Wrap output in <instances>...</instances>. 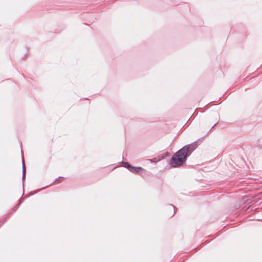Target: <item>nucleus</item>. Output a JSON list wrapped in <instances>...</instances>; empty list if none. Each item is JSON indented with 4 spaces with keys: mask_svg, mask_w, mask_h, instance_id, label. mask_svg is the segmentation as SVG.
<instances>
[{
    "mask_svg": "<svg viewBox=\"0 0 262 262\" xmlns=\"http://www.w3.org/2000/svg\"><path fill=\"white\" fill-rule=\"evenodd\" d=\"M197 147V144L195 142L187 145L176 152L172 157L170 160V165L173 167H179L185 162L186 159L192 151Z\"/></svg>",
    "mask_w": 262,
    "mask_h": 262,
    "instance_id": "f257e3e1",
    "label": "nucleus"
},
{
    "mask_svg": "<svg viewBox=\"0 0 262 262\" xmlns=\"http://www.w3.org/2000/svg\"><path fill=\"white\" fill-rule=\"evenodd\" d=\"M121 163L124 167L126 168L130 172L135 173H138L140 170H143V168L141 167H134L126 162H122Z\"/></svg>",
    "mask_w": 262,
    "mask_h": 262,
    "instance_id": "f03ea898",
    "label": "nucleus"
},
{
    "mask_svg": "<svg viewBox=\"0 0 262 262\" xmlns=\"http://www.w3.org/2000/svg\"><path fill=\"white\" fill-rule=\"evenodd\" d=\"M22 163H23V173H26V167L25 166V162L24 159L22 158Z\"/></svg>",
    "mask_w": 262,
    "mask_h": 262,
    "instance_id": "7ed1b4c3",
    "label": "nucleus"
},
{
    "mask_svg": "<svg viewBox=\"0 0 262 262\" xmlns=\"http://www.w3.org/2000/svg\"><path fill=\"white\" fill-rule=\"evenodd\" d=\"M170 209L172 210H173V212L170 214L171 216H173L174 212H175V211H174V207L173 206V205H171L170 206Z\"/></svg>",
    "mask_w": 262,
    "mask_h": 262,
    "instance_id": "20e7f679",
    "label": "nucleus"
},
{
    "mask_svg": "<svg viewBox=\"0 0 262 262\" xmlns=\"http://www.w3.org/2000/svg\"><path fill=\"white\" fill-rule=\"evenodd\" d=\"M149 161H150L151 162H154V163H156V162H157V161H159V160H157L156 158H154V159H152L149 160Z\"/></svg>",
    "mask_w": 262,
    "mask_h": 262,
    "instance_id": "39448f33",
    "label": "nucleus"
},
{
    "mask_svg": "<svg viewBox=\"0 0 262 262\" xmlns=\"http://www.w3.org/2000/svg\"><path fill=\"white\" fill-rule=\"evenodd\" d=\"M62 177H60L58 179H56V180L53 182V183H57L59 182V179H61Z\"/></svg>",
    "mask_w": 262,
    "mask_h": 262,
    "instance_id": "423d86ee",
    "label": "nucleus"
},
{
    "mask_svg": "<svg viewBox=\"0 0 262 262\" xmlns=\"http://www.w3.org/2000/svg\"><path fill=\"white\" fill-rule=\"evenodd\" d=\"M18 205L19 204L17 205L16 206H15L14 208H13V211H15L16 210V209L18 208Z\"/></svg>",
    "mask_w": 262,
    "mask_h": 262,
    "instance_id": "0eeeda50",
    "label": "nucleus"
},
{
    "mask_svg": "<svg viewBox=\"0 0 262 262\" xmlns=\"http://www.w3.org/2000/svg\"><path fill=\"white\" fill-rule=\"evenodd\" d=\"M26 173H23V179H24L25 177Z\"/></svg>",
    "mask_w": 262,
    "mask_h": 262,
    "instance_id": "6e6552de",
    "label": "nucleus"
},
{
    "mask_svg": "<svg viewBox=\"0 0 262 262\" xmlns=\"http://www.w3.org/2000/svg\"><path fill=\"white\" fill-rule=\"evenodd\" d=\"M215 125H216V124H214V125L212 126V128L214 127Z\"/></svg>",
    "mask_w": 262,
    "mask_h": 262,
    "instance_id": "1a4fd4ad",
    "label": "nucleus"
}]
</instances>
